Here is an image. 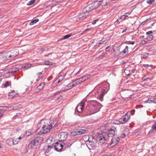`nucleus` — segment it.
<instances>
[{"label": "nucleus", "instance_id": "obj_10", "mask_svg": "<svg viewBox=\"0 0 156 156\" xmlns=\"http://www.w3.org/2000/svg\"><path fill=\"white\" fill-rule=\"evenodd\" d=\"M68 134V133L66 132H62L60 133L58 136L60 139V140L63 141L67 139Z\"/></svg>", "mask_w": 156, "mask_h": 156}, {"label": "nucleus", "instance_id": "obj_12", "mask_svg": "<svg viewBox=\"0 0 156 156\" xmlns=\"http://www.w3.org/2000/svg\"><path fill=\"white\" fill-rule=\"evenodd\" d=\"M18 53H19L17 50L12 51L11 52L10 54L9 53V52L8 54L9 55V58H10V59L12 58H15L18 55Z\"/></svg>", "mask_w": 156, "mask_h": 156}, {"label": "nucleus", "instance_id": "obj_34", "mask_svg": "<svg viewBox=\"0 0 156 156\" xmlns=\"http://www.w3.org/2000/svg\"><path fill=\"white\" fill-rule=\"evenodd\" d=\"M53 147V146H52V145H48V147H47V148L46 149H48V151L46 150H45V151H44V152L45 153H48V151L50 150L51 149V148H52Z\"/></svg>", "mask_w": 156, "mask_h": 156}, {"label": "nucleus", "instance_id": "obj_41", "mask_svg": "<svg viewBox=\"0 0 156 156\" xmlns=\"http://www.w3.org/2000/svg\"><path fill=\"white\" fill-rule=\"evenodd\" d=\"M86 101V99H84L82 100L81 103L80 104V105H82V106H83L85 102Z\"/></svg>", "mask_w": 156, "mask_h": 156}, {"label": "nucleus", "instance_id": "obj_45", "mask_svg": "<svg viewBox=\"0 0 156 156\" xmlns=\"http://www.w3.org/2000/svg\"><path fill=\"white\" fill-rule=\"evenodd\" d=\"M147 43V42L145 40H143L141 41L140 44L142 45H144L146 44Z\"/></svg>", "mask_w": 156, "mask_h": 156}, {"label": "nucleus", "instance_id": "obj_52", "mask_svg": "<svg viewBox=\"0 0 156 156\" xmlns=\"http://www.w3.org/2000/svg\"><path fill=\"white\" fill-rule=\"evenodd\" d=\"M149 19H147L146 20H145L144 21L142 22L141 23V24L142 25L144 24L145 23H146L147 21V20H148Z\"/></svg>", "mask_w": 156, "mask_h": 156}, {"label": "nucleus", "instance_id": "obj_9", "mask_svg": "<svg viewBox=\"0 0 156 156\" xmlns=\"http://www.w3.org/2000/svg\"><path fill=\"white\" fill-rule=\"evenodd\" d=\"M51 129V127L48 124H47L43 126L41 130V132L43 134L46 133L48 132Z\"/></svg>", "mask_w": 156, "mask_h": 156}, {"label": "nucleus", "instance_id": "obj_14", "mask_svg": "<svg viewBox=\"0 0 156 156\" xmlns=\"http://www.w3.org/2000/svg\"><path fill=\"white\" fill-rule=\"evenodd\" d=\"M63 147V145L59 142H56L55 145V150L58 151H61Z\"/></svg>", "mask_w": 156, "mask_h": 156}, {"label": "nucleus", "instance_id": "obj_44", "mask_svg": "<svg viewBox=\"0 0 156 156\" xmlns=\"http://www.w3.org/2000/svg\"><path fill=\"white\" fill-rule=\"evenodd\" d=\"M90 28H88L85 30L83 32V33L81 34V35H82L83 34H85L86 32H87V31H89L90 30Z\"/></svg>", "mask_w": 156, "mask_h": 156}, {"label": "nucleus", "instance_id": "obj_18", "mask_svg": "<svg viewBox=\"0 0 156 156\" xmlns=\"http://www.w3.org/2000/svg\"><path fill=\"white\" fill-rule=\"evenodd\" d=\"M77 134L80 135L82 134H84L87 133V131L85 129H76Z\"/></svg>", "mask_w": 156, "mask_h": 156}, {"label": "nucleus", "instance_id": "obj_51", "mask_svg": "<svg viewBox=\"0 0 156 156\" xmlns=\"http://www.w3.org/2000/svg\"><path fill=\"white\" fill-rule=\"evenodd\" d=\"M126 135V133H122L121 134V136H120V137L121 138H124L125 136Z\"/></svg>", "mask_w": 156, "mask_h": 156}, {"label": "nucleus", "instance_id": "obj_4", "mask_svg": "<svg viewBox=\"0 0 156 156\" xmlns=\"http://www.w3.org/2000/svg\"><path fill=\"white\" fill-rule=\"evenodd\" d=\"M100 5L99 1H96L94 2L87 6V9H89L90 11L97 9H98L99 10H101L102 9L100 7Z\"/></svg>", "mask_w": 156, "mask_h": 156}, {"label": "nucleus", "instance_id": "obj_25", "mask_svg": "<svg viewBox=\"0 0 156 156\" xmlns=\"http://www.w3.org/2000/svg\"><path fill=\"white\" fill-rule=\"evenodd\" d=\"M113 124L115 125H119L120 124H122L121 120H115L113 122Z\"/></svg>", "mask_w": 156, "mask_h": 156}, {"label": "nucleus", "instance_id": "obj_58", "mask_svg": "<svg viewBox=\"0 0 156 156\" xmlns=\"http://www.w3.org/2000/svg\"><path fill=\"white\" fill-rule=\"evenodd\" d=\"M71 145V144H68L67 145V147H70Z\"/></svg>", "mask_w": 156, "mask_h": 156}, {"label": "nucleus", "instance_id": "obj_40", "mask_svg": "<svg viewBox=\"0 0 156 156\" xmlns=\"http://www.w3.org/2000/svg\"><path fill=\"white\" fill-rule=\"evenodd\" d=\"M155 1V0H148L147 2V4H151Z\"/></svg>", "mask_w": 156, "mask_h": 156}, {"label": "nucleus", "instance_id": "obj_50", "mask_svg": "<svg viewBox=\"0 0 156 156\" xmlns=\"http://www.w3.org/2000/svg\"><path fill=\"white\" fill-rule=\"evenodd\" d=\"M98 19H96V20H94L92 22V24H95L96 23V22L98 21Z\"/></svg>", "mask_w": 156, "mask_h": 156}, {"label": "nucleus", "instance_id": "obj_43", "mask_svg": "<svg viewBox=\"0 0 156 156\" xmlns=\"http://www.w3.org/2000/svg\"><path fill=\"white\" fill-rule=\"evenodd\" d=\"M44 64L45 65H51V62L48 61H45L44 62Z\"/></svg>", "mask_w": 156, "mask_h": 156}, {"label": "nucleus", "instance_id": "obj_57", "mask_svg": "<svg viewBox=\"0 0 156 156\" xmlns=\"http://www.w3.org/2000/svg\"><path fill=\"white\" fill-rule=\"evenodd\" d=\"M145 77V76H144L143 78H142V80H145V79H144V77Z\"/></svg>", "mask_w": 156, "mask_h": 156}, {"label": "nucleus", "instance_id": "obj_39", "mask_svg": "<svg viewBox=\"0 0 156 156\" xmlns=\"http://www.w3.org/2000/svg\"><path fill=\"white\" fill-rule=\"evenodd\" d=\"M71 135L73 136H76V135H78L77 134V133L76 132V130L75 131H74L71 133Z\"/></svg>", "mask_w": 156, "mask_h": 156}, {"label": "nucleus", "instance_id": "obj_30", "mask_svg": "<svg viewBox=\"0 0 156 156\" xmlns=\"http://www.w3.org/2000/svg\"><path fill=\"white\" fill-rule=\"evenodd\" d=\"M14 92V91H13V92H11L9 93V98H12L15 97V95L13 94V92Z\"/></svg>", "mask_w": 156, "mask_h": 156}, {"label": "nucleus", "instance_id": "obj_24", "mask_svg": "<svg viewBox=\"0 0 156 156\" xmlns=\"http://www.w3.org/2000/svg\"><path fill=\"white\" fill-rule=\"evenodd\" d=\"M39 21V20L38 19H36L35 20H34L32 21H31L29 23V25H33L34 24L36 23L37 22H38Z\"/></svg>", "mask_w": 156, "mask_h": 156}, {"label": "nucleus", "instance_id": "obj_37", "mask_svg": "<svg viewBox=\"0 0 156 156\" xmlns=\"http://www.w3.org/2000/svg\"><path fill=\"white\" fill-rule=\"evenodd\" d=\"M12 141L13 144H16L17 143L19 140H18V139H17L16 138H14L13 139Z\"/></svg>", "mask_w": 156, "mask_h": 156}, {"label": "nucleus", "instance_id": "obj_6", "mask_svg": "<svg viewBox=\"0 0 156 156\" xmlns=\"http://www.w3.org/2000/svg\"><path fill=\"white\" fill-rule=\"evenodd\" d=\"M99 2L101 5L100 7L101 9H103L107 8L109 4L110 0H99Z\"/></svg>", "mask_w": 156, "mask_h": 156}, {"label": "nucleus", "instance_id": "obj_26", "mask_svg": "<svg viewBox=\"0 0 156 156\" xmlns=\"http://www.w3.org/2000/svg\"><path fill=\"white\" fill-rule=\"evenodd\" d=\"M45 85V82L41 83L38 86L39 89H42L44 88Z\"/></svg>", "mask_w": 156, "mask_h": 156}, {"label": "nucleus", "instance_id": "obj_33", "mask_svg": "<svg viewBox=\"0 0 156 156\" xmlns=\"http://www.w3.org/2000/svg\"><path fill=\"white\" fill-rule=\"evenodd\" d=\"M56 123L57 122L56 121H53L51 123V124L49 126L51 127L52 128L55 126Z\"/></svg>", "mask_w": 156, "mask_h": 156}, {"label": "nucleus", "instance_id": "obj_13", "mask_svg": "<svg viewBox=\"0 0 156 156\" xmlns=\"http://www.w3.org/2000/svg\"><path fill=\"white\" fill-rule=\"evenodd\" d=\"M128 114H130V112L127 113H126V115H125L123 116L120 119V120H123V122L121 121L122 124L127 122L130 119V115H128Z\"/></svg>", "mask_w": 156, "mask_h": 156}, {"label": "nucleus", "instance_id": "obj_47", "mask_svg": "<svg viewBox=\"0 0 156 156\" xmlns=\"http://www.w3.org/2000/svg\"><path fill=\"white\" fill-rule=\"evenodd\" d=\"M152 33V31H148L146 32V34L147 35H150V34Z\"/></svg>", "mask_w": 156, "mask_h": 156}, {"label": "nucleus", "instance_id": "obj_56", "mask_svg": "<svg viewBox=\"0 0 156 156\" xmlns=\"http://www.w3.org/2000/svg\"><path fill=\"white\" fill-rule=\"evenodd\" d=\"M135 134L136 135H138L139 134V132H135Z\"/></svg>", "mask_w": 156, "mask_h": 156}, {"label": "nucleus", "instance_id": "obj_17", "mask_svg": "<svg viewBox=\"0 0 156 156\" xmlns=\"http://www.w3.org/2000/svg\"><path fill=\"white\" fill-rule=\"evenodd\" d=\"M145 102L149 103H156V98H149L147 100L145 101Z\"/></svg>", "mask_w": 156, "mask_h": 156}, {"label": "nucleus", "instance_id": "obj_32", "mask_svg": "<svg viewBox=\"0 0 156 156\" xmlns=\"http://www.w3.org/2000/svg\"><path fill=\"white\" fill-rule=\"evenodd\" d=\"M122 52L124 54L128 53V46H126L125 49Z\"/></svg>", "mask_w": 156, "mask_h": 156}, {"label": "nucleus", "instance_id": "obj_62", "mask_svg": "<svg viewBox=\"0 0 156 156\" xmlns=\"http://www.w3.org/2000/svg\"><path fill=\"white\" fill-rule=\"evenodd\" d=\"M102 41L103 42V43L104 42H105V41H103V39H102Z\"/></svg>", "mask_w": 156, "mask_h": 156}, {"label": "nucleus", "instance_id": "obj_11", "mask_svg": "<svg viewBox=\"0 0 156 156\" xmlns=\"http://www.w3.org/2000/svg\"><path fill=\"white\" fill-rule=\"evenodd\" d=\"M76 82H75V80L73 81L72 82L69 83L64 88L63 90L65 91L68 90L69 89H72L73 87L76 86Z\"/></svg>", "mask_w": 156, "mask_h": 156}, {"label": "nucleus", "instance_id": "obj_29", "mask_svg": "<svg viewBox=\"0 0 156 156\" xmlns=\"http://www.w3.org/2000/svg\"><path fill=\"white\" fill-rule=\"evenodd\" d=\"M148 54L147 53H144L141 55V57L142 58H146L148 57Z\"/></svg>", "mask_w": 156, "mask_h": 156}, {"label": "nucleus", "instance_id": "obj_20", "mask_svg": "<svg viewBox=\"0 0 156 156\" xmlns=\"http://www.w3.org/2000/svg\"><path fill=\"white\" fill-rule=\"evenodd\" d=\"M83 107L82 105L79 104L76 107L75 110H76L78 112L80 113L83 111Z\"/></svg>", "mask_w": 156, "mask_h": 156}, {"label": "nucleus", "instance_id": "obj_2", "mask_svg": "<svg viewBox=\"0 0 156 156\" xmlns=\"http://www.w3.org/2000/svg\"><path fill=\"white\" fill-rule=\"evenodd\" d=\"M101 108V105L96 101H92L90 102L89 111L90 114H94L98 112Z\"/></svg>", "mask_w": 156, "mask_h": 156}, {"label": "nucleus", "instance_id": "obj_61", "mask_svg": "<svg viewBox=\"0 0 156 156\" xmlns=\"http://www.w3.org/2000/svg\"><path fill=\"white\" fill-rule=\"evenodd\" d=\"M80 70L79 71H78L77 72V74H79L80 72Z\"/></svg>", "mask_w": 156, "mask_h": 156}, {"label": "nucleus", "instance_id": "obj_53", "mask_svg": "<svg viewBox=\"0 0 156 156\" xmlns=\"http://www.w3.org/2000/svg\"><path fill=\"white\" fill-rule=\"evenodd\" d=\"M3 115V113L0 112V119L1 118V117H2V115Z\"/></svg>", "mask_w": 156, "mask_h": 156}, {"label": "nucleus", "instance_id": "obj_54", "mask_svg": "<svg viewBox=\"0 0 156 156\" xmlns=\"http://www.w3.org/2000/svg\"><path fill=\"white\" fill-rule=\"evenodd\" d=\"M127 30V29L126 28L125 29H124L122 31V33H123L124 32H125L126 31V30Z\"/></svg>", "mask_w": 156, "mask_h": 156}, {"label": "nucleus", "instance_id": "obj_19", "mask_svg": "<svg viewBox=\"0 0 156 156\" xmlns=\"http://www.w3.org/2000/svg\"><path fill=\"white\" fill-rule=\"evenodd\" d=\"M87 147L90 149H94L96 147L95 144L92 142H90L88 144Z\"/></svg>", "mask_w": 156, "mask_h": 156}, {"label": "nucleus", "instance_id": "obj_8", "mask_svg": "<svg viewBox=\"0 0 156 156\" xmlns=\"http://www.w3.org/2000/svg\"><path fill=\"white\" fill-rule=\"evenodd\" d=\"M119 141V137H115L112 139L110 144L107 147L109 148L112 147L117 144Z\"/></svg>", "mask_w": 156, "mask_h": 156}, {"label": "nucleus", "instance_id": "obj_16", "mask_svg": "<svg viewBox=\"0 0 156 156\" xmlns=\"http://www.w3.org/2000/svg\"><path fill=\"white\" fill-rule=\"evenodd\" d=\"M8 56L9 55L8 54L3 53L1 54L0 55V60H1V61L10 59V58H9Z\"/></svg>", "mask_w": 156, "mask_h": 156}, {"label": "nucleus", "instance_id": "obj_27", "mask_svg": "<svg viewBox=\"0 0 156 156\" xmlns=\"http://www.w3.org/2000/svg\"><path fill=\"white\" fill-rule=\"evenodd\" d=\"M11 84V82H10L6 81L3 84V86L4 87H7L9 86Z\"/></svg>", "mask_w": 156, "mask_h": 156}, {"label": "nucleus", "instance_id": "obj_46", "mask_svg": "<svg viewBox=\"0 0 156 156\" xmlns=\"http://www.w3.org/2000/svg\"><path fill=\"white\" fill-rule=\"evenodd\" d=\"M31 132L29 131H27L26 133V134L27 136H29L31 134Z\"/></svg>", "mask_w": 156, "mask_h": 156}, {"label": "nucleus", "instance_id": "obj_15", "mask_svg": "<svg viewBox=\"0 0 156 156\" xmlns=\"http://www.w3.org/2000/svg\"><path fill=\"white\" fill-rule=\"evenodd\" d=\"M107 89H102L101 90V93L100 94L99 96L98 97V99L102 101L103 100V97L105 94H106L108 91Z\"/></svg>", "mask_w": 156, "mask_h": 156}, {"label": "nucleus", "instance_id": "obj_48", "mask_svg": "<svg viewBox=\"0 0 156 156\" xmlns=\"http://www.w3.org/2000/svg\"><path fill=\"white\" fill-rule=\"evenodd\" d=\"M130 15V14L128 12L126 13L124 15V16H125L126 18L128 16Z\"/></svg>", "mask_w": 156, "mask_h": 156}, {"label": "nucleus", "instance_id": "obj_1", "mask_svg": "<svg viewBox=\"0 0 156 156\" xmlns=\"http://www.w3.org/2000/svg\"><path fill=\"white\" fill-rule=\"evenodd\" d=\"M116 130V128L112 127L111 128L107 133H105L104 132L100 134L99 133L97 136V141L101 145L105 143L106 140V138H107V136L112 137L115 135Z\"/></svg>", "mask_w": 156, "mask_h": 156}, {"label": "nucleus", "instance_id": "obj_28", "mask_svg": "<svg viewBox=\"0 0 156 156\" xmlns=\"http://www.w3.org/2000/svg\"><path fill=\"white\" fill-rule=\"evenodd\" d=\"M63 78L64 77L62 75L59 76L58 78V83L61 82L63 80Z\"/></svg>", "mask_w": 156, "mask_h": 156}, {"label": "nucleus", "instance_id": "obj_42", "mask_svg": "<svg viewBox=\"0 0 156 156\" xmlns=\"http://www.w3.org/2000/svg\"><path fill=\"white\" fill-rule=\"evenodd\" d=\"M152 129L156 130V122L153 124L152 127Z\"/></svg>", "mask_w": 156, "mask_h": 156}, {"label": "nucleus", "instance_id": "obj_22", "mask_svg": "<svg viewBox=\"0 0 156 156\" xmlns=\"http://www.w3.org/2000/svg\"><path fill=\"white\" fill-rule=\"evenodd\" d=\"M37 76L38 77V79L37 80V81H38L42 79L43 76V74L42 72L38 73L37 74Z\"/></svg>", "mask_w": 156, "mask_h": 156}, {"label": "nucleus", "instance_id": "obj_5", "mask_svg": "<svg viewBox=\"0 0 156 156\" xmlns=\"http://www.w3.org/2000/svg\"><path fill=\"white\" fill-rule=\"evenodd\" d=\"M90 11L89 9H87V6L82 10V13L79 16V18L83 19L87 17L89 15V12Z\"/></svg>", "mask_w": 156, "mask_h": 156}, {"label": "nucleus", "instance_id": "obj_3", "mask_svg": "<svg viewBox=\"0 0 156 156\" xmlns=\"http://www.w3.org/2000/svg\"><path fill=\"white\" fill-rule=\"evenodd\" d=\"M43 140V138L41 137H37L32 140L28 145L29 148H35L37 146L39 143L41 142Z\"/></svg>", "mask_w": 156, "mask_h": 156}, {"label": "nucleus", "instance_id": "obj_59", "mask_svg": "<svg viewBox=\"0 0 156 156\" xmlns=\"http://www.w3.org/2000/svg\"><path fill=\"white\" fill-rule=\"evenodd\" d=\"M144 66L145 67H148V64H145L144 65Z\"/></svg>", "mask_w": 156, "mask_h": 156}, {"label": "nucleus", "instance_id": "obj_36", "mask_svg": "<svg viewBox=\"0 0 156 156\" xmlns=\"http://www.w3.org/2000/svg\"><path fill=\"white\" fill-rule=\"evenodd\" d=\"M72 35V34H71L67 35L66 36H64L63 37L62 39L63 40H65V39H66L68 38H69V37H70Z\"/></svg>", "mask_w": 156, "mask_h": 156}, {"label": "nucleus", "instance_id": "obj_31", "mask_svg": "<svg viewBox=\"0 0 156 156\" xmlns=\"http://www.w3.org/2000/svg\"><path fill=\"white\" fill-rule=\"evenodd\" d=\"M153 36L152 35H149L147 36L146 38V39L148 41H150L152 40L153 39Z\"/></svg>", "mask_w": 156, "mask_h": 156}, {"label": "nucleus", "instance_id": "obj_23", "mask_svg": "<svg viewBox=\"0 0 156 156\" xmlns=\"http://www.w3.org/2000/svg\"><path fill=\"white\" fill-rule=\"evenodd\" d=\"M32 66V64H29L26 65V66H24L22 67L21 69H23V68H24L26 69H27L28 68H30Z\"/></svg>", "mask_w": 156, "mask_h": 156}, {"label": "nucleus", "instance_id": "obj_60", "mask_svg": "<svg viewBox=\"0 0 156 156\" xmlns=\"http://www.w3.org/2000/svg\"><path fill=\"white\" fill-rule=\"evenodd\" d=\"M17 139H18V140L19 139H20L22 138V137L21 136H20L18 138H16Z\"/></svg>", "mask_w": 156, "mask_h": 156}, {"label": "nucleus", "instance_id": "obj_55", "mask_svg": "<svg viewBox=\"0 0 156 156\" xmlns=\"http://www.w3.org/2000/svg\"><path fill=\"white\" fill-rule=\"evenodd\" d=\"M44 51H45V49H44L43 48H41V51L42 52H43Z\"/></svg>", "mask_w": 156, "mask_h": 156}, {"label": "nucleus", "instance_id": "obj_63", "mask_svg": "<svg viewBox=\"0 0 156 156\" xmlns=\"http://www.w3.org/2000/svg\"><path fill=\"white\" fill-rule=\"evenodd\" d=\"M144 36H142L141 37L142 38H143L144 37Z\"/></svg>", "mask_w": 156, "mask_h": 156}, {"label": "nucleus", "instance_id": "obj_7", "mask_svg": "<svg viewBox=\"0 0 156 156\" xmlns=\"http://www.w3.org/2000/svg\"><path fill=\"white\" fill-rule=\"evenodd\" d=\"M90 77V75H86L79 78L75 80L76 85H77L80 84L82 82L87 80Z\"/></svg>", "mask_w": 156, "mask_h": 156}, {"label": "nucleus", "instance_id": "obj_49", "mask_svg": "<svg viewBox=\"0 0 156 156\" xmlns=\"http://www.w3.org/2000/svg\"><path fill=\"white\" fill-rule=\"evenodd\" d=\"M125 18H126V17H125V16H124V15H122V16H121L120 17V18L119 19H121V20H125Z\"/></svg>", "mask_w": 156, "mask_h": 156}, {"label": "nucleus", "instance_id": "obj_38", "mask_svg": "<svg viewBox=\"0 0 156 156\" xmlns=\"http://www.w3.org/2000/svg\"><path fill=\"white\" fill-rule=\"evenodd\" d=\"M135 42L133 41H127L126 42V43L127 44H132L133 45L135 44Z\"/></svg>", "mask_w": 156, "mask_h": 156}, {"label": "nucleus", "instance_id": "obj_35", "mask_svg": "<svg viewBox=\"0 0 156 156\" xmlns=\"http://www.w3.org/2000/svg\"><path fill=\"white\" fill-rule=\"evenodd\" d=\"M36 0H31L27 4L28 5H30L33 4L35 2Z\"/></svg>", "mask_w": 156, "mask_h": 156}, {"label": "nucleus", "instance_id": "obj_21", "mask_svg": "<svg viewBox=\"0 0 156 156\" xmlns=\"http://www.w3.org/2000/svg\"><path fill=\"white\" fill-rule=\"evenodd\" d=\"M19 70V69L16 67H14L9 70V73H12L16 72Z\"/></svg>", "mask_w": 156, "mask_h": 156}, {"label": "nucleus", "instance_id": "obj_64", "mask_svg": "<svg viewBox=\"0 0 156 156\" xmlns=\"http://www.w3.org/2000/svg\"><path fill=\"white\" fill-rule=\"evenodd\" d=\"M117 22H119V21L118 20V19H117L116 20Z\"/></svg>", "mask_w": 156, "mask_h": 156}]
</instances>
